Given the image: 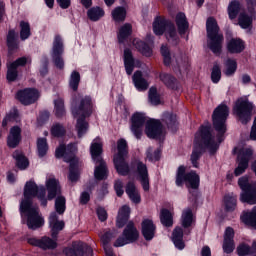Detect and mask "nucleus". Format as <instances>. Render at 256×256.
<instances>
[{"label":"nucleus","mask_w":256,"mask_h":256,"mask_svg":"<svg viewBox=\"0 0 256 256\" xmlns=\"http://www.w3.org/2000/svg\"><path fill=\"white\" fill-rule=\"evenodd\" d=\"M81 81V75L77 71H73L70 75L69 86L73 91H77L79 89V83Z\"/></svg>","instance_id":"nucleus-50"},{"label":"nucleus","mask_w":256,"mask_h":256,"mask_svg":"<svg viewBox=\"0 0 256 256\" xmlns=\"http://www.w3.org/2000/svg\"><path fill=\"white\" fill-rule=\"evenodd\" d=\"M92 160L95 163L94 177L98 181L107 179V164L103 161L101 153H103V144L99 138L93 140L90 146Z\"/></svg>","instance_id":"nucleus-5"},{"label":"nucleus","mask_w":256,"mask_h":256,"mask_svg":"<svg viewBox=\"0 0 256 256\" xmlns=\"http://www.w3.org/2000/svg\"><path fill=\"white\" fill-rule=\"evenodd\" d=\"M127 153V140H118L117 154L114 155V165L119 175H127L129 173V165H127V162H125V157H127Z\"/></svg>","instance_id":"nucleus-10"},{"label":"nucleus","mask_w":256,"mask_h":256,"mask_svg":"<svg viewBox=\"0 0 256 256\" xmlns=\"http://www.w3.org/2000/svg\"><path fill=\"white\" fill-rule=\"evenodd\" d=\"M49 151V144H47L46 138H38L37 140V152L39 157H45Z\"/></svg>","instance_id":"nucleus-44"},{"label":"nucleus","mask_w":256,"mask_h":256,"mask_svg":"<svg viewBox=\"0 0 256 256\" xmlns=\"http://www.w3.org/2000/svg\"><path fill=\"white\" fill-rule=\"evenodd\" d=\"M191 225H193V211L186 208L182 213V226L191 227Z\"/></svg>","instance_id":"nucleus-47"},{"label":"nucleus","mask_w":256,"mask_h":256,"mask_svg":"<svg viewBox=\"0 0 256 256\" xmlns=\"http://www.w3.org/2000/svg\"><path fill=\"white\" fill-rule=\"evenodd\" d=\"M161 54H162V57L164 59V64L165 65H171V61H172L171 53L169 52V48H167V46L162 45Z\"/></svg>","instance_id":"nucleus-59"},{"label":"nucleus","mask_w":256,"mask_h":256,"mask_svg":"<svg viewBox=\"0 0 256 256\" xmlns=\"http://www.w3.org/2000/svg\"><path fill=\"white\" fill-rule=\"evenodd\" d=\"M65 51V46L63 44V38L60 35H56L53 40L51 57L54 65L58 69H63L65 62L63 61V52Z\"/></svg>","instance_id":"nucleus-12"},{"label":"nucleus","mask_w":256,"mask_h":256,"mask_svg":"<svg viewBox=\"0 0 256 256\" xmlns=\"http://www.w3.org/2000/svg\"><path fill=\"white\" fill-rule=\"evenodd\" d=\"M75 153H77V145L70 144L65 147V145L60 144V146L56 149V157L57 159L64 158L66 163H70V173L68 176L69 181L71 183H77L79 180V172L77 171V165L79 160L75 157Z\"/></svg>","instance_id":"nucleus-4"},{"label":"nucleus","mask_w":256,"mask_h":256,"mask_svg":"<svg viewBox=\"0 0 256 256\" xmlns=\"http://www.w3.org/2000/svg\"><path fill=\"white\" fill-rule=\"evenodd\" d=\"M160 220L165 227H171L173 225V214L167 209H162L160 213Z\"/></svg>","instance_id":"nucleus-45"},{"label":"nucleus","mask_w":256,"mask_h":256,"mask_svg":"<svg viewBox=\"0 0 256 256\" xmlns=\"http://www.w3.org/2000/svg\"><path fill=\"white\" fill-rule=\"evenodd\" d=\"M172 241L176 249H185V242H183V228L177 227L172 234Z\"/></svg>","instance_id":"nucleus-32"},{"label":"nucleus","mask_w":256,"mask_h":256,"mask_svg":"<svg viewBox=\"0 0 256 256\" xmlns=\"http://www.w3.org/2000/svg\"><path fill=\"white\" fill-rule=\"evenodd\" d=\"M160 79L167 85V87H171V85L175 83V78L167 73H161Z\"/></svg>","instance_id":"nucleus-60"},{"label":"nucleus","mask_w":256,"mask_h":256,"mask_svg":"<svg viewBox=\"0 0 256 256\" xmlns=\"http://www.w3.org/2000/svg\"><path fill=\"white\" fill-rule=\"evenodd\" d=\"M253 23V13H241L238 18V24L242 29H249V26Z\"/></svg>","instance_id":"nucleus-39"},{"label":"nucleus","mask_w":256,"mask_h":256,"mask_svg":"<svg viewBox=\"0 0 256 256\" xmlns=\"http://www.w3.org/2000/svg\"><path fill=\"white\" fill-rule=\"evenodd\" d=\"M176 25L180 35H185L187 29H189V23L187 22V17L183 13H178L176 15Z\"/></svg>","instance_id":"nucleus-35"},{"label":"nucleus","mask_w":256,"mask_h":256,"mask_svg":"<svg viewBox=\"0 0 256 256\" xmlns=\"http://www.w3.org/2000/svg\"><path fill=\"white\" fill-rule=\"evenodd\" d=\"M14 159H16V165L19 167L22 171L27 169L29 167V160H27L24 156L23 153L19 151H15L13 153Z\"/></svg>","instance_id":"nucleus-40"},{"label":"nucleus","mask_w":256,"mask_h":256,"mask_svg":"<svg viewBox=\"0 0 256 256\" xmlns=\"http://www.w3.org/2000/svg\"><path fill=\"white\" fill-rule=\"evenodd\" d=\"M137 239H139V231H137L133 222H129L123 231V235L114 243V247H125L129 243H135Z\"/></svg>","instance_id":"nucleus-14"},{"label":"nucleus","mask_w":256,"mask_h":256,"mask_svg":"<svg viewBox=\"0 0 256 256\" xmlns=\"http://www.w3.org/2000/svg\"><path fill=\"white\" fill-rule=\"evenodd\" d=\"M115 235H117V232L113 231V232H105L103 235L100 236L106 256H115V254L113 253V248L109 247V243L111 239L115 237Z\"/></svg>","instance_id":"nucleus-26"},{"label":"nucleus","mask_w":256,"mask_h":256,"mask_svg":"<svg viewBox=\"0 0 256 256\" xmlns=\"http://www.w3.org/2000/svg\"><path fill=\"white\" fill-rule=\"evenodd\" d=\"M149 101L152 105H160L161 97H159V94H157V88H150Z\"/></svg>","instance_id":"nucleus-54"},{"label":"nucleus","mask_w":256,"mask_h":256,"mask_svg":"<svg viewBox=\"0 0 256 256\" xmlns=\"http://www.w3.org/2000/svg\"><path fill=\"white\" fill-rule=\"evenodd\" d=\"M242 221L246 225L256 229V206H254L251 211L244 212Z\"/></svg>","instance_id":"nucleus-36"},{"label":"nucleus","mask_w":256,"mask_h":256,"mask_svg":"<svg viewBox=\"0 0 256 256\" xmlns=\"http://www.w3.org/2000/svg\"><path fill=\"white\" fill-rule=\"evenodd\" d=\"M211 79L214 83H219V81H221V68L217 64L213 66Z\"/></svg>","instance_id":"nucleus-58"},{"label":"nucleus","mask_w":256,"mask_h":256,"mask_svg":"<svg viewBox=\"0 0 256 256\" xmlns=\"http://www.w3.org/2000/svg\"><path fill=\"white\" fill-rule=\"evenodd\" d=\"M229 53H242L245 50V42L239 38H232L227 43Z\"/></svg>","instance_id":"nucleus-30"},{"label":"nucleus","mask_w":256,"mask_h":256,"mask_svg":"<svg viewBox=\"0 0 256 256\" xmlns=\"http://www.w3.org/2000/svg\"><path fill=\"white\" fill-rule=\"evenodd\" d=\"M49 225H50L51 235L53 239H57V235H59V231H63V229L65 228V222L63 220H59V217L55 212L50 214Z\"/></svg>","instance_id":"nucleus-22"},{"label":"nucleus","mask_w":256,"mask_h":256,"mask_svg":"<svg viewBox=\"0 0 256 256\" xmlns=\"http://www.w3.org/2000/svg\"><path fill=\"white\" fill-rule=\"evenodd\" d=\"M11 121H19V112L17 110H11L3 119L2 127H7V124Z\"/></svg>","instance_id":"nucleus-52"},{"label":"nucleus","mask_w":256,"mask_h":256,"mask_svg":"<svg viewBox=\"0 0 256 256\" xmlns=\"http://www.w3.org/2000/svg\"><path fill=\"white\" fill-rule=\"evenodd\" d=\"M136 167L138 181H140L144 191H149V171L147 170V165L143 164V162H137Z\"/></svg>","instance_id":"nucleus-20"},{"label":"nucleus","mask_w":256,"mask_h":256,"mask_svg":"<svg viewBox=\"0 0 256 256\" xmlns=\"http://www.w3.org/2000/svg\"><path fill=\"white\" fill-rule=\"evenodd\" d=\"M147 121V116L141 112H136L131 118V131L137 139H141L143 135V125Z\"/></svg>","instance_id":"nucleus-18"},{"label":"nucleus","mask_w":256,"mask_h":256,"mask_svg":"<svg viewBox=\"0 0 256 256\" xmlns=\"http://www.w3.org/2000/svg\"><path fill=\"white\" fill-rule=\"evenodd\" d=\"M133 45L140 53H142V55H144V57H151V55H153V50L151 49V46L141 41L140 39H134Z\"/></svg>","instance_id":"nucleus-33"},{"label":"nucleus","mask_w":256,"mask_h":256,"mask_svg":"<svg viewBox=\"0 0 256 256\" xmlns=\"http://www.w3.org/2000/svg\"><path fill=\"white\" fill-rule=\"evenodd\" d=\"M80 251L82 252L80 256H93V249L83 242H81Z\"/></svg>","instance_id":"nucleus-62"},{"label":"nucleus","mask_w":256,"mask_h":256,"mask_svg":"<svg viewBox=\"0 0 256 256\" xmlns=\"http://www.w3.org/2000/svg\"><path fill=\"white\" fill-rule=\"evenodd\" d=\"M241 11V4L239 1L234 0L228 5V15L229 19H235L239 12Z\"/></svg>","instance_id":"nucleus-43"},{"label":"nucleus","mask_w":256,"mask_h":256,"mask_svg":"<svg viewBox=\"0 0 256 256\" xmlns=\"http://www.w3.org/2000/svg\"><path fill=\"white\" fill-rule=\"evenodd\" d=\"M33 197H37L44 207L47 206V189L45 186H38L35 181L30 180L24 188V199L20 203V214L22 222L26 223L29 229L35 230L43 227L45 221L39 214V208L31 203Z\"/></svg>","instance_id":"nucleus-2"},{"label":"nucleus","mask_w":256,"mask_h":256,"mask_svg":"<svg viewBox=\"0 0 256 256\" xmlns=\"http://www.w3.org/2000/svg\"><path fill=\"white\" fill-rule=\"evenodd\" d=\"M161 157V150H153V148H148L147 150V159L150 161H159Z\"/></svg>","instance_id":"nucleus-57"},{"label":"nucleus","mask_w":256,"mask_h":256,"mask_svg":"<svg viewBox=\"0 0 256 256\" xmlns=\"http://www.w3.org/2000/svg\"><path fill=\"white\" fill-rule=\"evenodd\" d=\"M224 205H225L226 211H235L237 207V196L233 194H227L224 197Z\"/></svg>","instance_id":"nucleus-42"},{"label":"nucleus","mask_w":256,"mask_h":256,"mask_svg":"<svg viewBox=\"0 0 256 256\" xmlns=\"http://www.w3.org/2000/svg\"><path fill=\"white\" fill-rule=\"evenodd\" d=\"M142 235L146 241H151L155 237V224L152 220L146 219L142 222Z\"/></svg>","instance_id":"nucleus-25"},{"label":"nucleus","mask_w":256,"mask_h":256,"mask_svg":"<svg viewBox=\"0 0 256 256\" xmlns=\"http://www.w3.org/2000/svg\"><path fill=\"white\" fill-rule=\"evenodd\" d=\"M229 117V107L224 103L220 104L213 112L212 121L214 129L218 132L216 137L211 135V128L209 126H202L200 131L195 135V148L191 155L193 167H199V157H201V150L208 149L210 153H215L219 149V145L223 143L227 125L225 124Z\"/></svg>","instance_id":"nucleus-1"},{"label":"nucleus","mask_w":256,"mask_h":256,"mask_svg":"<svg viewBox=\"0 0 256 256\" xmlns=\"http://www.w3.org/2000/svg\"><path fill=\"white\" fill-rule=\"evenodd\" d=\"M253 250L246 244H240L237 248V253L239 256H246L249 255Z\"/></svg>","instance_id":"nucleus-61"},{"label":"nucleus","mask_w":256,"mask_h":256,"mask_svg":"<svg viewBox=\"0 0 256 256\" xmlns=\"http://www.w3.org/2000/svg\"><path fill=\"white\" fill-rule=\"evenodd\" d=\"M46 189L48 191L47 199L52 201L55 199L57 195L61 194V186L59 185V181L55 179V177L50 176L46 178L45 181Z\"/></svg>","instance_id":"nucleus-21"},{"label":"nucleus","mask_w":256,"mask_h":256,"mask_svg":"<svg viewBox=\"0 0 256 256\" xmlns=\"http://www.w3.org/2000/svg\"><path fill=\"white\" fill-rule=\"evenodd\" d=\"M65 209H67L65 198L63 196H57L55 200V211L58 215H63Z\"/></svg>","instance_id":"nucleus-51"},{"label":"nucleus","mask_w":256,"mask_h":256,"mask_svg":"<svg viewBox=\"0 0 256 256\" xmlns=\"http://www.w3.org/2000/svg\"><path fill=\"white\" fill-rule=\"evenodd\" d=\"M41 93L35 88H26L19 90L16 94V99L22 103V105H33L36 101H39Z\"/></svg>","instance_id":"nucleus-16"},{"label":"nucleus","mask_w":256,"mask_h":256,"mask_svg":"<svg viewBox=\"0 0 256 256\" xmlns=\"http://www.w3.org/2000/svg\"><path fill=\"white\" fill-rule=\"evenodd\" d=\"M81 242H74L71 246L63 249V253L66 256H80L83 252L80 250Z\"/></svg>","instance_id":"nucleus-38"},{"label":"nucleus","mask_w":256,"mask_h":256,"mask_svg":"<svg viewBox=\"0 0 256 256\" xmlns=\"http://www.w3.org/2000/svg\"><path fill=\"white\" fill-rule=\"evenodd\" d=\"M206 29L208 47L215 53V55H219L223 47V34H219L217 20H215L213 17L208 18L206 22Z\"/></svg>","instance_id":"nucleus-6"},{"label":"nucleus","mask_w":256,"mask_h":256,"mask_svg":"<svg viewBox=\"0 0 256 256\" xmlns=\"http://www.w3.org/2000/svg\"><path fill=\"white\" fill-rule=\"evenodd\" d=\"M31 37V26L28 24V22L21 21L20 22V39L22 41H25L26 39H29Z\"/></svg>","instance_id":"nucleus-48"},{"label":"nucleus","mask_w":256,"mask_h":256,"mask_svg":"<svg viewBox=\"0 0 256 256\" xmlns=\"http://www.w3.org/2000/svg\"><path fill=\"white\" fill-rule=\"evenodd\" d=\"M126 194L132 203H141V194L133 182L126 185Z\"/></svg>","instance_id":"nucleus-31"},{"label":"nucleus","mask_w":256,"mask_h":256,"mask_svg":"<svg viewBox=\"0 0 256 256\" xmlns=\"http://www.w3.org/2000/svg\"><path fill=\"white\" fill-rule=\"evenodd\" d=\"M233 152L238 156V166L234 171V175L239 177V175H243L249 167V161H251V157H253V149L249 146H237L234 148Z\"/></svg>","instance_id":"nucleus-9"},{"label":"nucleus","mask_w":256,"mask_h":256,"mask_svg":"<svg viewBox=\"0 0 256 256\" xmlns=\"http://www.w3.org/2000/svg\"><path fill=\"white\" fill-rule=\"evenodd\" d=\"M16 37H17V34L15 33V30H10L8 32L7 45L9 47V49H17Z\"/></svg>","instance_id":"nucleus-53"},{"label":"nucleus","mask_w":256,"mask_h":256,"mask_svg":"<svg viewBox=\"0 0 256 256\" xmlns=\"http://www.w3.org/2000/svg\"><path fill=\"white\" fill-rule=\"evenodd\" d=\"M51 134L53 137H63L65 135V128L63 125L56 123L51 128Z\"/></svg>","instance_id":"nucleus-55"},{"label":"nucleus","mask_w":256,"mask_h":256,"mask_svg":"<svg viewBox=\"0 0 256 256\" xmlns=\"http://www.w3.org/2000/svg\"><path fill=\"white\" fill-rule=\"evenodd\" d=\"M131 213V208L129 206L124 205L118 211V216L116 220L117 227H125V223L129 221V214Z\"/></svg>","instance_id":"nucleus-27"},{"label":"nucleus","mask_w":256,"mask_h":256,"mask_svg":"<svg viewBox=\"0 0 256 256\" xmlns=\"http://www.w3.org/2000/svg\"><path fill=\"white\" fill-rule=\"evenodd\" d=\"M112 19L116 23H121V21H125V17H127V10L123 7H116L112 10Z\"/></svg>","instance_id":"nucleus-41"},{"label":"nucleus","mask_w":256,"mask_h":256,"mask_svg":"<svg viewBox=\"0 0 256 256\" xmlns=\"http://www.w3.org/2000/svg\"><path fill=\"white\" fill-rule=\"evenodd\" d=\"M27 63H31V58L21 57L18 58L16 61L8 64L7 80L15 81V79H17V68L24 67V65H27Z\"/></svg>","instance_id":"nucleus-19"},{"label":"nucleus","mask_w":256,"mask_h":256,"mask_svg":"<svg viewBox=\"0 0 256 256\" xmlns=\"http://www.w3.org/2000/svg\"><path fill=\"white\" fill-rule=\"evenodd\" d=\"M199 175L195 172L185 174V167L180 166L176 174V185L181 187L185 183L186 187L190 189H197L199 187Z\"/></svg>","instance_id":"nucleus-11"},{"label":"nucleus","mask_w":256,"mask_h":256,"mask_svg":"<svg viewBox=\"0 0 256 256\" xmlns=\"http://www.w3.org/2000/svg\"><path fill=\"white\" fill-rule=\"evenodd\" d=\"M224 74L226 77H233L237 72V60L228 58L225 63Z\"/></svg>","instance_id":"nucleus-37"},{"label":"nucleus","mask_w":256,"mask_h":256,"mask_svg":"<svg viewBox=\"0 0 256 256\" xmlns=\"http://www.w3.org/2000/svg\"><path fill=\"white\" fill-rule=\"evenodd\" d=\"M124 65H125L127 75H131L133 73V70L135 69V66L139 67L141 63L138 60L135 61V59H133V53H131V50L125 49Z\"/></svg>","instance_id":"nucleus-24"},{"label":"nucleus","mask_w":256,"mask_h":256,"mask_svg":"<svg viewBox=\"0 0 256 256\" xmlns=\"http://www.w3.org/2000/svg\"><path fill=\"white\" fill-rule=\"evenodd\" d=\"M164 121H166L168 129H173L177 125V116L175 114L166 113L164 115Z\"/></svg>","instance_id":"nucleus-56"},{"label":"nucleus","mask_w":256,"mask_h":256,"mask_svg":"<svg viewBox=\"0 0 256 256\" xmlns=\"http://www.w3.org/2000/svg\"><path fill=\"white\" fill-rule=\"evenodd\" d=\"M94 110L95 105L89 96L82 98L78 105L72 104V115L77 119L76 129L78 137L81 138L87 133L89 124L85 122V118L90 117Z\"/></svg>","instance_id":"nucleus-3"},{"label":"nucleus","mask_w":256,"mask_h":256,"mask_svg":"<svg viewBox=\"0 0 256 256\" xmlns=\"http://www.w3.org/2000/svg\"><path fill=\"white\" fill-rule=\"evenodd\" d=\"M131 33H133V27L131 24L126 23L120 27L117 33L119 43H125V41H127L131 36Z\"/></svg>","instance_id":"nucleus-34"},{"label":"nucleus","mask_w":256,"mask_h":256,"mask_svg":"<svg viewBox=\"0 0 256 256\" xmlns=\"http://www.w3.org/2000/svg\"><path fill=\"white\" fill-rule=\"evenodd\" d=\"M97 215L100 221H107V211L104 208L98 207L97 208Z\"/></svg>","instance_id":"nucleus-64"},{"label":"nucleus","mask_w":256,"mask_h":256,"mask_svg":"<svg viewBox=\"0 0 256 256\" xmlns=\"http://www.w3.org/2000/svg\"><path fill=\"white\" fill-rule=\"evenodd\" d=\"M145 133L149 139H163L165 131L159 120H148L146 122Z\"/></svg>","instance_id":"nucleus-17"},{"label":"nucleus","mask_w":256,"mask_h":256,"mask_svg":"<svg viewBox=\"0 0 256 256\" xmlns=\"http://www.w3.org/2000/svg\"><path fill=\"white\" fill-rule=\"evenodd\" d=\"M54 112L56 117H63V115H65V102L62 98L54 100Z\"/></svg>","instance_id":"nucleus-49"},{"label":"nucleus","mask_w":256,"mask_h":256,"mask_svg":"<svg viewBox=\"0 0 256 256\" xmlns=\"http://www.w3.org/2000/svg\"><path fill=\"white\" fill-rule=\"evenodd\" d=\"M114 189L116 191L117 196L122 197L125 193V190H123V181L117 180L114 184Z\"/></svg>","instance_id":"nucleus-63"},{"label":"nucleus","mask_w":256,"mask_h":256,"mask_svg":"<svg viewBox=\"0 0 256 256\" xmlns=\"http://www.w3.org/2000/svg\"><path fill=\"white\" fill-rule=\"evenodd\" d=\"M235 230L231 227H227L224 232L223 251L224 253H233L235 251Z\"/></svg>","instance_id":"nucleus-23"},{"label":"nucleus","mask_w":256,"mask_h":256,"mask_svg":"<svg viewBox=\"0 0 256 256\" xmlns=\"http://www.w3.org/2000/svg\"><path fill=\"white\" fill-rule=\"evenodd\" d=\"M238 185L241 189L240 201L248 205H256V182H250L248 176L239 178Z\"/></svg>","instance_id":"nucleus-7"},{"label":"nucleus","mask_w":256,"mask_h":256,"mask_svg":"<svg viewBox=\"0 0 256 256\" xmlns=\"http://www.w3.org/2000/svg\"><path fill=\"white\" fill-rule=\"evenodd\" d=\"M87 15L90 21H99L105 15V11L99 7L91 8L88 10Z\"/></svg>","instance_id":"nucleus-46"},{"label":"nucleus","mask_w":256,"mask_h":256,"mask_svg":"<svg viewBox=\"0 0 256 256\" xmlns=\"http://www.w3.org/2000/svg\"><path fill=\"white\" fill-rule=\"evenodd\" d=\"M253 111V103L248 100L238 99L234 106V113L239 117L244 125L251 121V112Z\"/></svg>","instance_id":"nucleus-13"},{"label":"nucleus","mask_w":256,"mask_h":256,"mask_svg":"<svg viewBox=\"0 0 256 256\" xmlns=\"http://www.w3.org/2000/svg\"><path fill=\"white\" fill-rule=\"evenodd\" d=\"M153 31L155 35H163L166 31L165 35L169 43L177 45L179 36L177 35V29H175V25L173 23L157 18L153 23Z\"/></svg>","instance_id":"nucleus-8"},{"label":"nucleus","mask_w":256,"mask_h":256,"mask_svg":"<svg viewBox=\"0 0 256 256\" xmlns=\"http://www.w3.org/2000/svg\"><path fill=\"white\" fill-rule=\"evenodd\" d=\"M27 243L33 247H39L43 251L57 249V238H50L49 236H43L42 238L31 237L27 239Z\"/></svg>","instance_id":"nucleus-15"},{"label":"nucleus","mask_w":256,"mask_h":256,"mask_svg":"<svg viewBox=\"0 0 256 256\" xmlns=\"http://www.w3.org/2000/svg\"><path fill=\"white\" fill-rule=\"evenodd\" d=\"M134 86L138 91H147L149 88V83L145 78H143V73L141 71H136L132 77Z\"/></svg>","instance_id":"nucleus-28"},{"label":"nucleus","mask_w":256,"mask_h":256,"mask_svg":"<svg viewBox=\"0 0 256 256\" xmlns=\"http://www.w3.org/2000/svg\"><path fill=\"white\" fill-rule=\"evenodd\" d=\"M19 141H21V128L14 126L10 130V134L8 136V146L15 148L19 145Z\"/></svg>","instance_id":"nucleus-29"}]
</instances>
